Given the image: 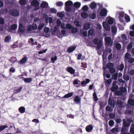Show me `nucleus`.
Segmentation results:
<instances>
[{"label":"nucleus","mask_w":134,"mask_h":134,"mask_svg":"<svg viewBox=\"0 0 134 134\" xmlns=\"http://www.w3.org/2000/svg\"><path fill=\"white\" fill-rule=\"evenodd\" d=\"M94 43L96 45H97V48L98 49H100L102 44V41L99 39L97 38H94L93 41Z\"/></svg>","instance_id":"1"},{"label":"nucleus","mask_w":134,"mask_h":134,"mask_svg":"<svg viewBox=\"0 0 134 134\" xmlns=\"http://www.w3.org/2000/svg\"><path fill=\"white\" fill-rule=\"evenodd\" d=\"M104 41L105 44L107 45L111 46L113 45V41L110 37H106L105 38Z\"/></svg>","instance_id":"2"},{"label":"nucleus","mask_w":134,"mask_h":134,"mask_svg":"<svg viewBox=\"0 0 134 134\" xmlns=\"http://www.w3.org/2000/svg\"><path fill=\"white\" fill-rule=\"evenodd\" d=\"M10 13L12 16H17L19 15V12L17 9H13L10 11Z\"/></svg>","instance_id":"3"},{"label":"nucleus","mask_w":134,"mask_h":134,"mask_svg":"<svg viewBox=\"0 0 134 134\" xmlns=\"http://www.w3.org/2000/svg\"><path fill=\"white\" fill-rule=\"evenodd\" d=\"M22 75H19V77L20 78L22 79L23 80L24 82L26 83H29L31 82L32 81V79L31 78H25L22 76Z\"/></svg>","instance_id":"4"},{"label":"nucleus","mask_w":134,"mask_h":134,"mask_svg":"<svg viewBox=\"0 0 134 134\" xmlns=\"http://www.w3.org/2000/svg\"><path fill=\"white\" fill-rule=\"evenodd\" d=\"M107 11L105 9H103L101 10L100 13V15L102 17H106L107 15Z\"/></svg>","instance_id":"5"},{"label":"nucleus","mask_w":134,"mask_h":134,"mask_svg":"<svg viewBox=\"0 0 134 134\" xmlns=\"http://www.w3.org/2000/svg\"><path fill=\"white\" fill-rule=\"evenodd\" d=\"M103 25L104 28L107 31H109L110 29L109 25L105 22H103Z\"/></svg>","instance_id":"6"},{"label":"nucleus","mask_w":134,"mask_h":134,"mask_svg":"<svg viewBox=\"0 0 134 134\" xmlns=\"http://www.w3.org/2000/svg\"><path fill=\"white\" fill-rule=\"evenodd\" d=\"M66 71L71 74H74L75 72V70L71 67H68L66 68Z\"/></svg>","instance_id":"7"},{"label":"nucleus","mask_w":134,"mask_h":134,"mask_svg":"<svg viewBox=\"0 0 134 134\" xmlns=\"http://www.w3.org/2000/svg\"><path fill=\"white\" fill-rule=\"evenodd\" d=\"M39 4V2L37 0H33L31 2V5L33 6H38Z\"/></svg>","instance_id":"8"},{"label":"nucleus","mask_w":134,"mask_h":134,"mask_svg":"<svg viewBox=\"0 0 134 134\" xmlns=\"http://www.w3.org/2000/svg\"><path fill=\"white\" fill-rule=\"evenodd\" d=\"M74 101L76 104H81V98L80 97L78 96H75Z\"/></svg>","instance_id":"9"},{"label":"nucleus","mask_w":134,"mask_h":134,"mask_svg":"<svg viewBox=\"0 0 134 134\" xmlns=\"http://www.w3.org/2000/svg\"><path fill=\"white\" fill-rule=\"evenodd\" d=\"M48 3L46 2H44L41 3L40 7L42 8H48Z\"/></svg>","instance_id":"10"},{"label":"nucleus","mask_w":134,"mask_h":134,"mask_svg":"<svg viewBox=\"0 0 134 134\" xmlns=\"http://www.w3.org/2000/svg\"><path fill=\"white\" fill-rule=\"evenodd\" d=\"M93 126L91 125L87 126L86 127V130L87 132H91L93 129Z\"/></svg>","instance_id":"11"},{"label":"nucleus","mask_w":134,"mask_h":134,"mask_svg":"<svg viewBox=\"0 0 134 134\" xmlns=\"http://www.w3.org/2000/svg\"><path fill=\"white\" fill-rule=\"evenodd\" d=\"M91 24L89 23H86L83 25V29L85 30H88L90 28Z\"/></svg>","instance_id":"12"},{"label":"nucleus","mask_w":134,"mask_h":134,"mask_svg":"<svg viewBox=\"0 0 134 134\" xmlns=\"http://www.w3.org/2000/svg\"><path fill=\"white\" fill-rule=\"evenodd\" d=\"M76 47L75 46H71L69 47L67 50V51L69 53L73 52L75 49Z\"/></svg>","instance_id":"13"},{"label":"nucleus","mask_w":134,"mask_h":134,"mask_svg":"<svg viewBox=\"0 0 134 134\" xmlns=\"http://www.w3.org/2000/svg\"><path fill=\"white\" fill-rule=\"evenodd\" d=\"M26 109L24 107H20L18 109L19 112L21 113H24Z\"/></svg>","instance_id":"14"},{"label":"nucleus","mask_w":134,"mask_h":134,"mask_svg":"<svg viewBox=\"0 0 134 134\" xmlns=\"http://www.w3.org/2000/svg\"><path fill=\"white\" fill-rule=\"evenodd\" d=\"M123 126L125 127H128L130 125V123L129 122H127L125 119L123 120Z\"/></svg>","instance_id":"15"},{"label":"nucleus","mask_w":134,"mask_h":134,"mask_svg":"<svg viewBox=\"0 0 134 134\" xmlns=\"http://www.w3.org/2000/svg\"><path fill=\"white\" fill-rule=\"evenodd\" d=\"M94 31L93 29H90L88 32V36L89 35L92 36L94 35Z\"/></svg>","instance_id":"16"},{"label":"nucleus","mask_w":134,"mask_h":134,"mask_svg":"<svg viewBox=\"0 0 134 134\" xmlns=\"http://www.w3.org/2000/svg\"><path fill=\"white\" fill-rule=\"evenodd\" d=\"M27 58L26 57H24L19 62V63L21 64L25 63L27 61Z\"/></svg>","instance_id":"17"},{"label":"nucleus","mask_w":134,"mask_h":134,"mask_svg":"<svg viewBox=\"0 0 134 134\" xmlns=\"http://www.w3.org/2000/svg\"><path fill=\"white\" fill-rule=\"evenodd\" d=\"M108 104L110 106L114 108L115 107V104L114 102L113 101L109 98L108 100Z\"/></svg>","instance_id":"18"},{"label":"nucleus","mask_w":134,"mask_h":134,"mask_svg":"<svg viewBox=\"0 0 134 134\" xmlns=\"http://www.w3.org/2000/svg\"><path fill=\"white\" fill-rule=\"evenodd\" d=\"M81 17L83 19H86L88 17V15L85 12H83L81 13Z\"/></svg>","instance_id":"19"},{"label":"nucleus","mask_w":134,"mask_h":134,"mask_svg":"<svg viewBox=\"0 0 134 134\" xmlns=\"http://www.w3.org/2000/svg\"><path fill=\"white\" fill-rule=\"evenodd\" d=\"M89 7L92 9H93L96 7V4L93 1L90 4Z\"/></svg>","instance_id":"20"},{"label":"nucleus","mask_w":134,"mask_h":134,"mask_svg":"<svg viewBox=\"0 0 134 134\" xmlns=\"http://www.w3.org/2000/svg\"><path fill=\"white\" fill-rule=\"evenodd\" d=\"M119 87L118 85L115 86H112L111 88V91L113 92H115L118 89Z\"/></svg>","instance_id":"21"},{"label":"nucleus","mask_w":134,"mask_h":134,"mask_svg":"<svg viewBox=\"0 0 134 134\" xmlns=\"http://www.w3.org/2000/svg\"><path fill=\"white\" fill-rule=\"evenodd\" d=\"M73 93L72 92H70L65 95L62 98H67L70 97L73 95Z\"/></svg>","instance_id":"22"},{"label":"nucleus","mask_w":134,"mask_h":134,"mask_svg":"<svg viewBox=\"0 0 134 134\" xmlns=\"http://www.w3.org/2000/svg\"><path fill=\"white\" fill-rule=\"evenodd\" d=\"M65 4V6L70 7L72 5L73 3L70 1H68L66 2Z\"/></svg>","instance_id":"23"},{"label":"nucleus","mask_w":134,"mask_h":134,"mask_svg":"<svg viewBox=\"0 0 134 134\" xmlns=\"http://www.w3.org/2000/svg\"><path fill=\"white\" fill-rule=\"evenodd\" d=\"M24 30L23 25H20L18 32H20L22 33H23L24 32Z\"/></svg>","instance_id":"24"},{"label":"nucleus","mask_w":134,"mask_h":134,"mask_svg":"<svg viewBox=\"0 0 134 134\" xmlns=\"http://www.w3.org/2000/svg\"><path fill=\"white\" fill-rule=\"evenodd\" d=\"M93 99L94 101H97L98 100V98L97 97L96 93L95 92H94L93 93Z\"/></svg>","instance_id":"25"},{"label":"nucleus","mask_w":134,"mask_h":134,"mask_svg":"<svg viewBox=\"0 0 134 134\" xmlns=\"http://www.w3.org/2000/svg\"><path fill=\"white\" fill-rule=\"evenodd\" d=\"M127 102L130 105L134 106V99H129Z\"/></svg>","instance_id":"26"},{"label":"nucleus","mask_w":134,"mask_h":134,"mask_svg":"<svg viewBox=\"0 0 134 134\" xmlns=\"http://www.w3.org/2000/svg\"><path fill=\"white\" fill-rule=\"evenodd\" d=\"M114 64L111 63H109L107 65L106 67L107 68L110 69L113 66Z\"/></svg>","instance_id":"27"},{"label":"nucleus","mask_w":134,"mask_h":134,"mask_svg":"<svg viewBox=\"0 0 134 134\" xmlns=\"http://www.w3.org/2000/svg\"><path fill=\"white\" fill-rule=\"evenodd\" d=\"M19 3L21 6H23L26 4L27 2L26 0H20Z\"/></svg>","instance_id":"28"},{"label":"nucleus","mask_w":134,"mask_h":134,"mask_svg":"<svg viewBox=\"0 0 134 134\" xmlns=\"http://www.w3.org/2000/svg\"><path fill=\"white\" fill-rule=\"evenodd\" d=\"M117 28L115 26L112 27H111V32L112 33L115 34L117 32Z\"/></svg>","instance_id":"29"},{"label":"nucleus","mask_w":134,"mask_h":134,"mask_svg":"<svg viewBox=\"0 0 134 134\" xmlns=\"http://www.w3.org/2000/svg\"><path fill=\"white\" fill-rule=\"evenodd\" d=\"M115 46L116 48L118 50H120L121 48V44L119 43H117L116 44Z\"/></svg>","instance_id":"30"},{"label":"nucleus","mask_w":134,"mask_h":134,"mask_svg":"<svg viewBox=\"0 0 134 134\" xmlns=\"http://www.w3.org/2000/svg\"><path fill=\"white\" fill-rule=\"evenodd\" d=\"M81 4L79 2H75L74 3V7L77 8H79L81 5Z\"/></svg>","instance_id":"31"},{"label":"nucleus","mask_w":134,"mask_h":134,"mask_svg":"<svg viewBox=\"0 0 134 134\" xmlns=\"http://www.w3.org/2000/svg\"><path fill=\"white\" fill-rule=\"evenodd\" d=\"M108 22L109 24H112L114 22V19L110 17L108 21Z\"/></svg>","instance_id":"32"},{"label":"nucleus","mask_w":134,"mask_h":134,"mask_svg":"<svg viewBox=\"0 0 134 134\" xmlns=\"http://www.w3.org/2000/svg\"><path fill=\"white\" fill-rule=\"evenodd\" d=\"M112 78L115 80H117L118 77V74L115 73L113 74L112 76Z\"/></svg>","instance_id":"33"},{"label":"nucleus","mask_w":134,"mask_h":134,"mask_svg":"<svg viewBox=\"0 0 134 134\" xmlns=\"http://www.w3.org/2000/svg\"><path fill=\"white\" fill-rule=\"evenodd\" d=\"M8 127V126L7 125L0 126V131L3 130L5 129Z\"/></svg>","instance_id":"34"},{"label":"nucleus","mask_w":134,"mask_h":134,"mask_svg":"<svg viewBox=\"0 0 134 134\" xmlns=\"http://www.w3.org/2000/svg\"><path fill=\"white\" fill-rule=\"evenodd\" d=\"M23 88L22 86L20 87L19 88L17 89L14 90V92L15 93L20 92L22 90Z\"/></svg>","instance_id":"35"},{"label":"nucleus","mask_w":134,"mask_h":134,"mask_svg":"<svg viewBox=\"0 0 134 134\" xmlns=\"http://www.w3.org/2000/svg\"><path fill=\"white\" fill-rule=\"evenodd\" d=\"M44 24L43 23H40L38 27V30H41L44 27Z\"/></svg>","instance_id":"36"},{"label":"nucleus","mask_w":134,"mask_h":134,"mask_svg":"<svg viewBox=\"0 0 134 134\" xmlns=\"http://www.w3.org/2000/svg\"><path fill=\"white\" fill-rule=\"evenodd\" d=\"M105 110L106 111H108L110 112L112 111L113 110L112 108H111L110 107L108 106H107L106 107Z\"/></svg>","instance_id":"37"},{"label":"nucleus","mask_w":134,"mask_h":134,"mask_svg":"<svg viewBox=\"0 0 134 134\" xmlns=\"http://www.w3.org/2000/svg\"><path fill=\"white\" fill-rule=\"evenodd\" d=\"M71 29V32L72 33L76 32L77 30V29L73 26L72 27Z\"/></svg>","instance_id":"38"},{"label":"nucleus","mask_w":134,"mask_h":134,"mask_svg":"<svg viewBox=\"0 0 134 134\" xmlns=\"http://www.w3.org/2000/svg\"><path fill=\"white\" fill-rule=\"evenodd\" d=\"M73 84L74 85H77V86H76V87H78L80 86V84L78 83V80H75L73 82Z\"/></svg>","instance_id":"39"},{"label":"nucleus","mask_w":134,"mask_h":134,"mask_svg":"<svg viewBox=\"0 0 134 134\" xmlns=\"http://www.w3.org/2000/svg\"><path fill=\"white\" fill-rule=\"evenodd\" d=\"M17 28V25L16 24L12 25L10 27V29L12 30H14Z\"/></svg>","instance_id":"40"},{"label":"nucleus","mask_w":134,"mask_h":134,"mask_svg":"<svg viewBox=\"0 0 134 134\" xmlns=\"http://www.w3.org/2000/svg\"><path fill=\"white\" fill-rule=\"evenodd\" d=\"M11 39V37L10 36H8L5 37L4 39V41L5 42H8L9 40H10Z\"/></svg>","instance_id":"41"},{"label":"nucleus","mask_w":134,"mask_h":134,"mask_svg":"<svg viewBox=\"0 0 134 134\" xmlns=\"http://www.w3.org/2000/svg\"><path fill=\"white\" fill-rule=\"evenodd\" d=\"M132 46L133 43L132 42H130V43L127 46V49H130L132 48Z\"/></svg>","instance_id":"42"},{"label":"nucleus","mask_w":134,"mask_h":134,"mask_svg":"<svg viewBox=\"0 0 134 134\" xmlns=\"http://www.w3.org/2000/svg\"><path fill=\"white\" fill-rule=\"evenodd\" d=\"M128 62L129 63H132L134 62V58L130 57L128 59Z\"/></svg>","instance_id":"43"},{"label":"nucleus","mask_w":134,"mask_h":134,"mask_svg":"<svg viewBox=\"0 0 134 134\" xmlns=\"http://www.w3.org/2000/svg\"><path fill=\"white\" fill-rule=\"evenodd\" d=\"M124 68V64H121L119 66L118 69L120 71H122L123 70Z\"/></svg>","instance_id":"44"},{"label":"nucleus","mask_w":134,"mask_h":134,"mask_svg":"<svg viewBox=\"0 0 134 134\" xmlns=\"http://www.w3.org/2000/svg\"><path fill=\"white\" fill-rule=\"evenodd\" d=\"M90 17L92 19H94L96 18V14L94 13H93L90 15Z\"/></svg>","instance_id":"45"},{"label":"nucleus","mask_w":134,"mask_h":134,"mask_svg":"<svg viewBox=\"0 0 134 134\" xmlns=\"http://www.w3.org/2000/svg\"><path fill=\"white\" fill-rule=\"evenodd\" d=\"M120 91L124 93L126 92L127 91L126 89V88L123 87H121L120 88Z\"/></svg>","instance_id":"46"},{"label":"nucleus","mask_w":134,"mask_h":134,"mask_svg":"<svg viewBox=\"0 0 134 134\" xmlns=\"http://www.w3.org/2000/svg\"><path fill=\"white\" fill-rule=\"evenodd\" d=\"M118 129L117 127H115L113 128L111 130V132L113 133H115L116 132H118Z\"/></svg>","instance_id":"47"},{"label":"nucleus","mask_w":134,"mask_h":134,"mask_svg":"<svg viewBox=\"0 0 134 134\" xmlns=\"http://www.w3.org/2000/svg\"><path fill=\"white\" fill-rule=\"evenodd\" d=\"M49 31V29L48 27H45L43 29V31L45 33H48Z\"/></svg>","instance_id":"48"},{"label":"nucleus","mask_w":134,"mask_h":134,"mask_svg":"<svg viewBox=\"0 0 134 134\" xmlns=\"http://www.w3.org/2000/svg\"><path fill=\"white\" fill-rule=\"evenodd\" d=\"M57 59V57L55 56L54 58L52 57L51 58V60L52 63H54Z\"/></svg>","instance_id":"49"},{"label":"nucleus","mask_w":134,"mask_h":134,"mask_svg":"<svg viewBox=\"0 0 134 134\" xmlns=\"http://www.w3.org/2000/svg\"><path fill=\"white\" fill-rule=\"evenodd\" d=\"M123 79L126 81H128L129 80V77L128 75H124L123 76Z\"/></svg>","instance_id":"50"},{"label":"nucleus","mask_w":134,"mask_h":134,"mask_svg":"<svg viewBox=\"0 0 134 134\" xmlns=\"http://www.w3.org/2000/svg\"><path fill=\"white\" fill-rule=\"evenodd\" d=\"M66 26L67 28L69 29H72V27L73 26L69 23H67L66 25Z\"/></svg>","instance_id":"51"},{"label":"nucleus","mask_w":134,"mask_h":134,"mask_svg":"<svg viewBox=\"0 0 134 134\" xmlns=\"http://www.w3.org/2000/svg\"><path fill=\"white\" fill-rule=\"evenodd\" d=\"M66 12H70L71 11V8L69 7L65 6L64 8Z\"/></svg>","instance_id":"52"},{"label":"nucleus","mask_w":134,"mask_h":134,"mask_svg":"<svg viewBox=\"0 0 134 134\" xmlns=\"http://www.w3.org/2000/svg\"><path fill=\"white\" fill-rule=\"evenodd\" d=\"M50 12L52 13H56L57 10L54 8H52L50 9Z\"/></svg>","instance_id":"53"},{"label":"nucleus","mask_w":134,"mask_h":134,"mask_svg":"<svg viewBox=\"0 0 134 134\" xmlns=\"http://www.w3.org/2000/svg\"><path fill=\"white\" fill-rule=\"evenodd\" d=\"M57 14V16L60 18H62L64 16V14L58 12Z\"/></svg>","instance_id":"54"},{"label":"nucleus","mask_w":134,"mask_h":134,"mask_svg":"<svg viewBox=\"0 0 134 134\" xmlns=\"http://www.w3.org/2000/svg\"><path fill=\"white\" fill-rule=\"evenodd\" d=\"M116 116V115L115 114L112 113H110L109 115V117L111 119H113L115 118Z\"/></svg>","instance_id":"55"},{"label":"nucleus","mask_w":134,"mask_h":134,"mask_svg":"<svg viewBox=\"0 0 134 134\" xmlns=\"http://www.w3.org/2000/svg\"><path fill=\"white\" fill-rule=\"evenodd\" d=\"M88 7L87 5H85L82 8L83 10L84 11H87L88 9Z\"/></svg>","instance_id":"56"},{"label":"nucleus","mask_w":134,"mask_h":134,"mask_svg":"<svg viewBox=\"0 0 134 134\" xmlns=\"http://www.w3.org/2000/svg\"><path fill=\"white\" fill-rule=\"evenodd\" d=\"M81 64H82V65L81 66V67H82L85 68H87V64L86 63L82 62Z\"/></svg>","instance_id":"57"},{"label":"nucleus","mask_w":134,"mask_h":134,"mask_svg":"<svg viewBox=\"0 0 134 134\" xmlns=\"http://www.w3.org/2000/svg\"><path fill=\"white\" fill-rule=\"evenodd\" d=\"M114 124V122L113 120H111L109 121V125L110 126H112Z\"/></svg>","instance_id":"58"},{"label":"nucleus","mask_w":134,"mask_h":134,"mask_svg":"<svg viewBox=\"0 0 134 134\" xmlns=\"http://www.w3.org/2000/svg\"><path fill=\"white\" fill-rule=\"evenodd\" d=\"M115 94L117 96L121 95L122 94V92L120 91H116L115 92Z\"/></svg>","instance_id":"59"},{"label":"nucleus","mask_w":134,"mask_h":134,"mask_svg":"<svg viewBox=\"0 0 134 134\" xmlns=\"http://www.w3.org/2000/svg\"><path fill=\"white\" fill-rule=\"evenodd\" d=\"M119 18H123L124 16V13L122 12H119Z\"/></svg>","instance_id":"60"},{"label":"nucleus","mask_w":134,"mask_h":134,"mask_svg":"<svg viewBox=\"0 0 134 134\" xmlns=\"http://www.w3.org/2000/svg\"><path fill=\"white\" fill-rule=\"evenodd\" d=\"M56 4L57 5L58 7L62 6L63 5V3L61 1L57 2Z\"/></svg>","instance_id":"61"},{"label":"nucleus","mask_w":134,"mask_h":134,"mask_svg":"<svg viewBox=\"0 0 134 134\" xmlns=\"http://www.w3.org/2000/svg\"><path fill=\"white\" fill-rule=\"evenodd\" d=\"M116 71V70L115 68H112L110 69L109 71L111 73H114Z\"/></svg>","instance_id":"62"},{"label":"nucleus","mask_w":134,"mask_h":134,"mask_svg":"<svg viewBox=\"0 0 134 134\" xmlns=\"http://www.w3.org/2000/svg\"><path fill=\"white\" fill-rule=\"evenodd\" d=\"M130 132L133 134H134V124L132 125V127L130 130Z\"/></svg>","instance_id":"63"},{"label":"nucleus","mask_w":134,"mask_h":134,"mask_svg":"<svg viewBox=\"0 0 134 134\" xmlns=\"http://www.w3.org/2000/svg\"><path fill=\"white\" fill-rule=\"evenodd\" d=\"M129 73L130 75L132 76L134 75V69H132L130 70Z\"/></svg>","instance_id":"64"}]
</instances>
